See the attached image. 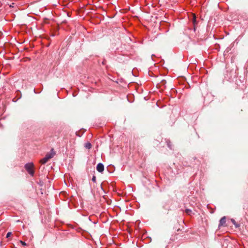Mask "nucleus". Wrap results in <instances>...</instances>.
Returning a JSON list of instances; mask_svg holds the SVG:
<instances>
[{
  "instance_id": "1",
  "label": "nucleus",
  "mask_w": 248,
  "mask_h": 248,
  "mask_svg": "<svg viewBox=\"0 0 248 248\" xmlns=\"http://www.w3.org/2000/svg\"><path fill=\"white\" fill-rule=\"evenodd\" d=\"M55 153L54 152L53 149H52L51 150V152L49 153H47L45 157L42 159L40 160V163L42 164H45L50 159L52 158L55 155Z\"/></svg>"
},
{
  "instance_id": "2",
  "label": "nucleus",
  "mask_w": 248,
  "mask_h": 248,
  "mask_svg": "<svg viewBox=\"0 0 248 248\" xmlns=\"http://www.w3.org/2000/svg\"><path fill=\"white\" fill-rule=\"evenodd\" d=\"M25 168L28 173L31 175L33 176L34 170H33V164L32 163H29L25 165Z\"/></svg>"
},
{
  "instance_id": "3",
  "label": "nucleus",
  "mask_w": 248,
  "mask_h": 248,
  "mask_svg": "<svg viewBox=\"0 0 248 248\" xmlns=\"http://www.w3.org/2000/svg\"><path fill=\"white\" fill-rule=\"evenodd\" d=\"M96 170L99 172H102L104 171V167L103 164L99 163L97 165Z\"/></svg>"
},
{
  "instance_id": "4",
  "label": "nucleus",
  "mask_w": 248,
  "mask_h": 248,
  "mask_svg": "<svg viewBox=\"0 0 248 248\" xmlns=\"http://www.w3.org/2000/svg\"><path fill=\"white\" fill-rule=\"evenodd\" d=\"M226 223V217H222L220 221H219V226H224Z\"/></svg>"
},
{
  "instance_id": "5",
  "label": "nucleus",
  "mask_w": 248,
  "mask_h": 248,
  "mask_svg": "<svg viewBox=\"0 0 248 248\" xmlns=\"http://www.w3.org/2000/svg\"><path fill=\"white\" fill-rule=\"evenodd\" d=\"M85 147L86 148L90 149L92 147V145L90 142H87L85 144Z\"/></svg>"
},
{
  "instance_id": "6",
  "label": "nucleus",
  "mask_w": 248,
  "mask_h": 248,
  "mask_svg": "<svg viewBox=\"0 0 248 248\" xmlns=\"http://www.w3.org/2000/svg\"><path fill=\"white\" fill-rule=\"evenodd\" d=\"M231 221L232 222L234 225L235 228H238L239 227V224H238L234 220V219H231Z\"/></svg>"
},
{
  "instance_id": "7",
  "label": "nucleus",
  "mask_w": 248,
  "mask_h": 248,
  "mask_svg": "<svg viewBox=\"0 0 248 248\" xmlns=\"http://www.w3.org/2000/svg\"><path fill=\"white\" fill-rule=\"evenodd\" d=\"M185 212H186L187 215H190L191 214V213H192V211H191V210H190V209H186V210H185Z\"/></svg>"
},
{
  "instance_id": "8",
  "label": "nucleus",
  "mask_w": 248,
  "mask_h": 248,
  "mask_svg": "<svg viewBox=\"0 0 248 248\" xmlns=\"http://www.w3.org/2000/svg\"><path fill=\"white\" fill-rule=\"evenodd\" d=\"M12 233L11 232H8L7 234H6V237L7 238H8L10 236V235H11Z\"/></svg>"
},
{
  "instance_id": "9",
  "label": "nucleus",
  "mask_w": 248,
  "mask_h": 248,
  "mask_svg": "<svg viewBox=\"0 0 248 248\" xmlns=\"http://www.w3.org/2000/svg\"><path fill=\"white\" fill-rule=\"evenodd\" d=\"M20 243L23 246H26V243L25 242H23L22 241H20Z\"/></svg>"
},
{
  "instance_id": "10",
  "label": "nucleus",
  "mask_w": 248,
  "mask_h": 248,
  "mask_svg": "<svg viewBox=\"0 0 248 248\" xmlns=\"http://www.w3.org/2000/svg\"><path fill=\"white\" fill-rule=\"evenodd\" d=\"M92 180L93 182H95V180H96L95 176H93V177L92 178Z\"/></svg>"
},
{
  "instance_id": "11",
  "label": "nucleus",
  "mask_w": 248,
  "mask_h": 248,
  "mask_svg": "<svg viewBox=\"0 0 248 248\" xmlns=\"http://www.w3.org/2000/svg\"><path fill=\"white\" fill-rule=\"evenodd\" d=\"M168 146L169 148H170V149L171 148V147H170V142H168Z\"/></svg>"
},
{
  "instance_id": "12",
  "label": "nucleus",
  "mask_w": 248,
  "mask_h": 248,
  "mask_svg": "<svg viewBox=\"0 0 248 248\" xmlns=\"http://www.w3.org/2000/svg\"><path fill=\"white\" fill-rule=\"evenodd\" d=\"M195 20H196V19H195V17H194L193 18V22H195Z\"/></svg>"
},
{
  "instance_id": "13",
  "label": "nucleus",
  "mask_w": 248,
  "mask_h": 248,
  "mask_svg": "<svg viewBox=\"0 0 248 248\" xmlns=\"http://www.w3.org/2000/svg\"><path fill=\"white\" fill-rule=\"evenodd\" d=\"M10 6H11V7H12H12H14V6H13V5H10Z\"/></svg>"
}]
</instances>
